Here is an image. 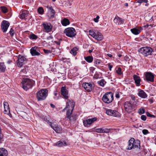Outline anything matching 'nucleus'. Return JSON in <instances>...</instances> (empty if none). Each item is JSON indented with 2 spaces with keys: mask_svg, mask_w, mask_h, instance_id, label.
I'll return each mask as SVG.
<instances>
[{
  "mask_svg": "<svg viewBox=\"0 0 156 156\" xmlns=\"http://www.w3.org/2000/svg\"><path fill=\"white\" fill-rule=\"evenodd\" d=\"M23 88L25 90L31 88L35 84V81L29 78H23L21 82Z\"/></svg>",
  "mask_w": 156,
  "mask_h": 156,
  "instance_id": "1",
  "label": "nucleus"
},
{
  "mask_svg": "<svg viewBox=\"0 0 156 156\" xmlns=\"http://www.w3.org/2000/svg\"><path fill=\"white\" fill-rule=\"evenodd\" d=\"M127 150H131L133 149L139 148H140V141L138 140H135L133 138H131L128 142Z\"/></svg>",
  "mask_w": 156,
  "mask_h": 156,
  "instance_id": "2",
  "label": "nucleus"
},
{
  "mask_svg": "<svg viewBox=\"0 0 156 156\" xmlns=\"http://www.w3.org/2000/svg\"><path fill=\"white\" fill-rule=\"evenodd\" d=\"M113 99V94L112 92H106L103 95L102 98V101L107 104L112 102Z\"/></svg>",
  "mask_w": 156,
  "mask_h": 156,
  "instance_id": "3",
  "label": "nucleus"
},
{
  "mask_svg": "<svg viewBox=\"0 0 156 156\" xmlns=\"http://www.w3.org/2000/svg\"><path fill=\"white\" fill-rule=\"evenodd\" d=\"M48 90L46 89H43L38 91L36 94L37 98L38 101L44 100L48 95Z\"/></svg>",
  "mask_w": 156,
  "mask_h": 156,
  "instance_id": "4",
  "label": "nucleus"
},
{
  "mask_svg": "<svg viewBox=\"0 0 156 156\" xmlns=\"http://www.w3.org/2000/svg\"><path fill=\"white\" fill-rule=\"evenodd\" d=\"M138 51L145 56H147L148 55H151L153 50L150 47H146L141 48L139 49Z\"/></svg>",
  "mask_w": 156,
  "mask_h": 156,
  "instance_id": "5",
  "label": "nucleus"
},
{
  "mask_svg": "<svg viewBox=\"0 0 156 156\" xmlns=\"http://www.w3.org/2000/svg\"><path fill=\"white\" fill-rule=\"evenodd\" d=\"M64 33L68 37H73L76 35V31L73 27H68L65 29Z\"/></svg>",
  "mask_w": 156,
  "mask_h": 156,
  "instance_id": "6",
  "label": "nucleus"
},
{
  "mask_svg": "<svg viewBox=\"0 0 156 156\" xmlns=\"http://www.w3.org/2000/svg\"><path fill=\"white\" fill-rule=\"evenodd\" d=\"M27 61L26 58L22 55H19L18 57V59L16 61L17 65L20 67H22L25 64Z\"/></svg>",
  "mask_w": 156,
  "mask_h": 156,
  "instance_id": "7",
  "label": "nucleus"
},
{
  "mask_svg": "<svg viewBox=\"0 0 156 156\" xmlns=\"http://www.w3.org/2000/svg\"><path fill=\"white\" fill-rule=\"evenodd\" d=\"M75 105V103L72 100H68L66 102V107L63 109L64 111L65 109L67 108V111H73Z\"/></svg>",
  "mask_w": 156,
  "mask_h": 156,
  "instance_id": "8",
  "label": "nucleus"
},
{
  "mask_svg": "<svg viewBox=\"0 0 156 156\" xmlns=\"http://www.w3.org/2000/svg\"><path fill=\"white\" fill-rule=\"evenodd\" d=\"M125 111L128 113H130L133 110L132 104L129 101H126L124 105Z\"/></svg>",
  "mask_w": 156,
  "mask_h": 156,
  "instance_id": "9",
  "label": "nucleus"
},
{
  "mask_svg": "<svg viewBox=\"0 0 156 156\" xmlns=\"http://www.w3.org/2000/svg\"><path fill=\"white\" fill-rule=\"evenodd\" d=\"M9 26V23L7 21L3 20L2 22L1 29L3 32L5 33L7 31Z\"/></svg>",
  "mask_w": 156,
  "mask_h": 156,
  "instance_id": "10",
  "label": "nucleus"
},
{
  "mask_svg": "<svg viewBox=\"0 0 156 156\" xmlns=\"http://www.w3.org/2000/svg\"><path fill=\"white\" fill-rule=\"evenodd\" d=\"M106 113L108 115L114 117L119 116V112L115 110L108 109L106 111Z\"/></svg>",
  "mask_w": 156,
  "mask_h": 156,
  "instance_id": "11",
  "label": "nucleus"
},
{
  "mask_svg": "<svg viewBox=\"0 0 156 156\" xmlns=\"http://www.w3.org/2000/svg\"><path fill=\"white\" fill-rule=\"evenodd\" d=\"M73 111H67L66 113V118L69 119L70 121H76V115H72Z\"/></svg>",
  "mask_w": 156,
  "mask_h": 156,
  "instance_id": "12",
  "label": "nucleus"
},
{
  "mask_svg": "<svg viewBox=\"0 0 156 156\" xmlns=\"http://www.w3.org/2000/svg\"><path fill=\"white\" fill-rule=\"evenodd\" d=\"M42 25L44 29L48 32H50L52 28V26L49 23L45 22L43 23Z\"/></svg>",
  "mask_w": 156,
  "mask_h": 156,
  "instance_id": "13",
  "label": "nucleus"
},
{
  "mask_svg": "<svg viewBox=\"0 0 156 156\" xmlns=\"http://www.w3.org/2000/svg\"><path fill=\"white\" fill-rule=\"evenodd\" d=\"M154 77L153 74L150 72H147L145 74V79L147 81L153 82Z\"/></svg>",
  "mask_w": 156,
  "mask_h": 156,
  "instance_id": "14",
  "label": "nucleus"
},
{
  "mask_svg": "<svg viewBox=\"0 0 156 156\" xmlns=\"http://www.w3.org/2000/svg\"><path fill=\"white\" fill-rule=\"evenodd\" d=\"M61 94L64 98L68 99L69 96L68 91L65 86L62 87L61 88Z\"/></svg>",
  "mask_w": 156,
  "mask_h": 156,
  "instance_id": "15",
  "label": "nucleus"
},
{
  "mask_svg": "<svg viewBox=\"0 0 156 156\" xmlns=\"http://www.w3.org/2000/svg\"><path fill=\"white\" fill-rule=\"evenodd\" d=\"M55 14V10L52 6L49 7L47 16L49 19H52L54 17Z\"/></svg>",
  "mask_w": 156,
  "mask_h": 156,
  "instance_id": "16",
  "label": "nucleus"
},
{
  "mask_svg": "<svg viewBox=\"0 0 156 156\" xmlns=\"http://www.w3.org/2000/svg\"><path fill=\"white\" fill-rule=\"evenodd\" d=\"M82 87L87 92H90L92 90V85L90 83H85L82 84Z\"/></svg>",
  "mask_w": 156,
  "mask_h": 156,
  "instance_id": "17",
  "label": "nucleus"
},
{
  "mask_svg": "<svg viewBox=\"0 0 156 156\" xmlns=\"http://www.w3.org/2000/svg\"><path fill=\"white\" fill-rule=\"evenodd\" d=\"M96 117L93 118L91 119H89L83 121V123L85 126H88V125H90L97 120Z\"/></svg>",
  "mask_w": 156,
  "mask_h": 156,
  "instance_id": "18",
  "label": "nucleus"
},
{
  "mask_svg": "<svg viewBox=\"0 0 156 156\" xmlns=\"http://www.w3.org/2000/svg\"><path fill=\"white\" fill-rule=\"evenodd\" d=\"M124 21L123 19L118 16H115L114 19V22L116 25H121L123 23Z\"/></svg>",
  "mask_w": 156,
  "mask_h": 156,
  "instance_id": "19",
  "label": "nucleus"
},
{
  "mask_svg": "<svg viewBox=\"0 0 156 156\" xmlns=\"http://www.w3.org/2000/svg\"><path fill=\"white\" fill-rule=\"evenodd\" d=\"M142 30V28L141 27H139V29H137L135 28L132 29L130 30V31L133 34L136 35L139 34Z\"/></svg>",
  "mask_w": 156,
  "mask_h": 156,
  "instance_id": "20",
  "label": "nucleus"
},
{
  "mask_svg": "<svg viewBox=\"0 0 156 156\" xmlns=\"http://www.w3.org/2000/svg\"><path fill=\"white\" fill-rule=\"evenodd\" d=\"M138 91V95L140 98H145L147 97V94L143 90L139 89Z\"/></svg>",
  "mask_w": 156,
  "mask_h": 156,
  "instance_id": "21",
  "label": "nucleus"
},
{
  "mask_svg": "<svg viewBox=\"0 0 156 156\" xmlns=\"http://www.w3.org/2000/svg\"><path fill=\"white\" fill-rule=\"evenodd\" d=\"M133 78L135 81V83L137 86H139L140 85L141 79L140 76L134 75L133 76Z\"/></svg>",
  "mask_w": 156,
  "mask_h": 156,
  "instance_id": "22",
  "label": "nucleus"
},
{
  "mask_svg": "<svg viewBox=\"0 0 156 156\" xmlns=\"http://www.w3.org/2000/svg\"><path fill=\"white\" fill-rule=\"evenodd\" d=\"M66 144V142L65 141L60 140L57 142L56 143H54V145L58 147H62L63 146H65Z\"/></svg>",
  "mask_w": 156,
  "mask_h": 156,
  "instance_id": "23",
  "label": "nucleus"
},
{
  "mask_svg": "<svg viewBox=\"0 0 156 156\" xmlns=\"http://www.w3.org/2000/svg\"><path fill=\"white\" fill-rule=\"evenodd\" d=\"M95 35L93 38L96 40L98 41H101L102 39L103 36L101 33L97 31Z\"/></svg>",
  "mask_w": 156,
  "mask_h": 156,
  "instance_id": "24",
  "label": "nucleus"
},
{
  "mask_svg": "<svg viewBox=\"0 0 156 156\" xmlns=\"http://www.w3.org/2000/svg\"><path fill=\"white\" fill-rule=\"evenodd\" d=\"M36 48H37L36 47H34L32 48L30 50V53L31 55L33 56L39 55H40L39 53L36 50Z\"/></svg>",
  "mask_w": 156,
  "mask_h": 156,
  "instance_id": "25",
  "label": "nucleus"
},
{
  "mask_svg": "<svg viewBox=\"0 0 156 156\" xmlns=\"http://www.w3.org/2000/svg\"><path fill=\"white\" fill-rule=\"evenodd\" d=\"M28 13L29 12L27 10H23L21 14L20 15V18L21 19H25L28 16Z\"/></svg>",
  "mask_w": 156,
  "mask_h": 156,
  "instance_id": "26",
  "label": "nucleus"
},
{
  "mask_svg": "<svg viewBox=\"0 0 156 156\" xmlns=\"http://www.w3.org/2000/svg\"><path fill=\"white\" fill-rule=\"evenodd\" d=\"M8 153L7 151L4 148H0V156H7Z\"/></svg>",
  "mask_w": 156,
  "mask_h": 156,
  "instance_id": "27",
  "label": "nucleus"
},
{
  "mask_svg": "<svg viewBox=\"0 0 156 156\" xmlns=\"http://www.w3.org/2000/svg\"><path fill=\"white\" fill-rule=\"evenodd\" d=\"M62 25L64 26H66L70 23V22L69 20L67 18H64L61 22Z\"/></svg>",
  "mask_w": 156,
  "mask_h": 156,
  "instance_id": "28",
  "label": "nucleus"
},
{
  "mask_svg": "<svg viewBox=\"0 0 156 156\" xmlns=\"http://www.w3.org/2000/svg\"><path fill=\"white\" fill-rule=\"evenodd\" d=\"M79 48L77 47H75L73 48L70 51V53L73 55L74 56H75L77 54V51L78 50Z\"/></svg>",
  "mask_w": 156,
  "mask_h": 156,
  "instance_id": "29",
  "label": "nucleus"
},
{
  "mask_svg": "<svg viewBox=\"0 0 156 156\" xmlns=\"http://www.w3.org/2000/svg\"><path fill=\"white\" fill-rule=\"evenodd\" d=\"M6 68L4 62H0V70L3 73L5 72Z\"/></svg>",
  "mask_w": 156,
  "mask_h": 156,
  "instance_id": "30",
  "label": "nucleus"
},
{
  "mask_svg": "<svg viewBox=\"0 0 156 156\" xmlns=\"http://www.w3.org/2000/svg\"><path fill=\"white\" fill-rule=\"evenodd\" d=\"M107 129H103L102 128H98L95 129V132L98 133H107L108 132Z\"/></svg>",
  "mask_w": 156,
  "mask_h": 156,
  "instance_id": "31",
  "label": "nucleus"
},
{
  "mask_svg": "<svg viewBox=\"0 0 156 156\" xmlns=\"http://www.w3.org/2000/svg\"><path fill=\"white\" fill-rule=\"evenodd\" d=\"M85 60L89 63L91 62L93 60V57L92 56H89L86 57H84Z\"/></svg>",
  "mask_w": 156,
  "mask_h": 156,
  "instance_id": "32",
  "label": "nucleus"
},
{
  "mask_svg": "<svg viewBox=\"0 0 156 156\" xmlns=\"http://www.w3.org/2000/svg\"><path fill=\"white\" fill-rule=\"evenodd\" d=\"M53 129L57 133H60L62 130V129L58 126L54 127Z\"/></svg>",
  "mask_w": 156,
  "mask_h": 156,
  "instance_id": "33",
  "label": "nucleus"
},
{
  "mask_svg": "<svg viewBox=\"0 0 156 156\" xmlns=\"http://www.w3.org/2000/svg\"><path fill=\"white\" fill-rule=\"evenodd\" d=\"M29 37L30 39L34 40H36L38 38L37 36L33 33L30 35Z\"/></svg>",
  "mask_w": 156,
  "mask_h": 156,
  "instance_id": "34",
  "label": "nucleus"
},
{
  "mask_svg": "<svg viewBox=\"0 0 156 156\" xmlns=\"http://www.w3.org/2000/svg\"><path fill=\"white\" fill-rule=\"evenodd\" d=\"M4 113L5 114L8 115L10 117H11V114L10 113L9 107L8 108H4Z\"/></svg>",
  "mask_w": 156,
  "mask_h": 156,
  "instance_id": "35",
  "label": "nucleus"
},
{
  "mask_svg": "<svg viewBox=\"0 0 156 156\" xmlns=\"http://www.w3.org/2000/svg\"><path fill=\"white\" fill-rule=\"evenodd\" d=\"M106 83V82L104 79H101L100 81L98 82V83L102 87H103L104 86Z\"/></svg>",
  "mask_w": 156,
  "mask_h": 156,
  "instance_id": "36",
  "label": "nucleus"
},
{
  "mask_svg": "<svg viewBox=\"0 0 156 156\" xmlns=\"http://www.w3.org/2000/svg\"><path fill=\"white\" fill-rule=\"evenodd\" d=\"M138 112L140 115H141L145 112V110L144 108L141 107L138 110Z\"/></svg>",
  "mask_w": 156,
  "mask_h": 156,
  "instance_id": "37",
  "label": "nucleus"
},
{
  "mask_svg": "<svg viewBox=\"0 0 156 156\" xmlns=\"http://www.w3.org/2000/svg\"><path fill=\"white\" fill-rule=\"evenodd\" d=\"M37 11L38 13L40 14H43L44 13V9L43 8L41 7H40L38 8Z\"/></svg>",
  "mask_w": 156,
  "mask_h": 156,
  "instance_id": "38",
  "label": "nucleus"
},
{
  "mask_svg": "<svg viewBox=\"0 0 156 156\" xmlns=\"http://www.w3.org/2000/svg\"><path fill=\"white\" fill-rule=\"evenodd\" d=\"M0 8L2 11L4 13L7 12L8 11L7 9L5 6H1Z\"/></svg>",
  "mask_w": 156,
  "mask_h": 156,
  "instance_id": "39",
  "label": "nucleus"
},
{
  "mask_svg": "<svg viewBox=\"0 0 156 156\" xmlns=\"http://www.w3.org/2000/svg\"><path fill=\"white\" fill-rule=\"evenodd\" d=\"M97 31L94 32L93 30H90L89 31V34L92 37H94L95 34V33Z\"/></svg>",
  "mask_w": 156,
  "mask_h": 156,
  "instance_id": "40",
  "label": "nucleus"
},
{
  "mask_svg": "<svg viewBox=\"0 0 156 156\" xmlns=\"http://www.w3.org/2000/svg\"><path fill=\"white\" fill-rule=\"evenodd\" d=\"M116 72L119 75H121L122 73V69L120 67H119L117 69L116 71Z\"/></svg>",
  "mask_w": 156,
  "mask_h": 156,
  "instance_id": "41",
  "label": "nucleus"
},
{
  "mask_svg": "<svg viewBox=\"0 0 156 156\" xmlns=\"http://www.w3.org/2000/svg\"><path fill=\"white\" fill-rule=\"evenodd\" d=\"M44 120L47 123H49L50 122V117L49 116H46L44 118Z\"/></svg>",
  "mask_w": 156,
  "mask_h": 156,
  "instance_id": "42",
  "label": "nucleus"
},
{
  "mask_svg": "<svg viewBox=\"0 0 156 156\" xmlns=\"http://www.w3.org/2000/svg\"><path fill=\"white\" fill-rule=\"evenodd\" d=\"M3 105L4 108H9V105L8 102H4L3 103Z\"/></svg>",
  "mask_w": 156,
  "mask_h": 156,
  "instance_id": "43",
  "label": "nucleus"
},
{
  "mask_svg": "<svg viewBox=\"0 0 156 156\" xmlns=\"http://www.w3.org/2000/svg\"><path fill=\"white\" fill-rule=\"evenodd\" d=\"M146 115L148 117H150L153 118H155V116L154 115L151 114L149 113L148 112H147L146 113Z\"/></svg>",
  "mask_w": 156,
  "mask_h": 156,
  "instance_id": "44",
  "label": "nucleus"
},
{
  "mask_svg": "<svg viewBox=\"0 0 156 156\" xmlns=\"http://www.w3.org/2000/svg\"><path fill=\"white\" fill-rule=\"evenodd\" d=\"M9 34L12 36H13L14 34V30L12 28L11 29L10 31H9Z\"/></svg>",
  "mask_w": 156,
  "mask_h": 156,
  "instance_id": "45",
  "label": "nucleus"
},
{
  "mask_svg": "<svg viewBox=\"0 0 156 156\" xmlns=\"http://www.w3.org/2000/svg\"><path fill=\"white\" fill-rule=\"evenodd\" d=\"M148 2V0H138L137 2L139 3H141L142 2L147 3Z\"/></svg>",
  "mask_w": 156,
  "mask_h": 156,
  "instance_id": "46",
  "label": "nucleus"
},
{
  "mask_svg": "<svg viewBox=\"0 0 156 156\" xmlns=\"http://www.w3.org/2000/svg\"><path fill=\"white\" fill-rule=\"evenodd\" d=\"M94 64L96 65H98L101 63L100 61L98 59H96L94 61Z\"/></svg>",
  "mask_w": 156,
  "mask_h": 156,
  "instance_id": "47",
  "label": "nucleus"
},
{
  "mask_svg": "<svg viewBox=\"0 0 156 156\" xmlns=\"http://www.w3.org/2000/svg\"><path fill=\"white\" fill-rule=\"evenodd\" d=\"M100 17L99 16H97L96 18H94V21L96 22L97 23L98 22V19H99Z\"/></svg>",
  "mask_w": 156,
  "mask_h": 156,
  "instance_id": "48",
  "label": "nucleus"
},
{
  "mask_svg": "<svg viewBox=\"0 0 156 156\" xmlns=\"http://www.w3.org/2000/svg\"><path fill=\"white\" fill-rule=\"evenodd\" d=\"M142 133L146 135L149 132L147 129H144L143 130Z\"/></svg>",
  "mask_w": 156,
  "mask_h": 156,
  "instance_id": "49",
  "label": "nucleus"
},
{
  "mask_svg": "<svg viewBox=\"0 0 156 156\" xmlns=\"http://www.w3.org/2000/svg\"><path fill=\"white\" fill-rule=\"evenodd\" d=\"M141 119L143 121H145L146 119V116L145 115H143L141 116Z\"/></svg>",
  "mask_w": 156,
  "mask_h": 156,
  "instance_id": "50",
  "label": "nucleus"
},
{
  "mask_svg": "<svg viewBox=\"0 0 156 156\" xmlns=\"http://www.w3.org/2000/svg\"><path fill=\"white\" fill-rule=\"evenodd\" d=\"M43 51L44 53L45 54L51 53V51H50L45 50V49H43Z\"/></svg>",
  "mask_w": 156,
  "mask_h": 156,
  "instance_id": "51",
  "label": "nucleus"
},
{
  "mask_svg": "<svg viewBox=\"0 0 156 156\" xmlns=\"http://www.w3.org/2000/svg\"><path fill=\"white\" fill-rule=\"evenodd\" d=\"M60 97V94H58V96H55L54 97V98L55 100H57L59 99V97Z\"/></svg>",
  "mask_w": 156,
  "mask_h": 156,
  "instance_id": "52",
  "label": "nucleus"
},
{
  "mask_svg": "<svg viewBox=\"0 0 156 156\" xmlns=\"http://www.w3.org/2000/svg\"><path fill=\"white\" fill-rule=\"evenodd\" d=\"M90 71L91 72L93 73V71L95 70V69L93 67H91L90 69Z\"/></svg>",
  "mask_w": 156,
  "mask_h": 156,
  "instance_id": "53",
  "label": "nucleus"
},
{
  "mask_svg": "<svg viewBox=\"0 0 156 156\" xmlns=\"http://www.w3.org/2000/svg\"><path fill=\"white\" fill-rule=\"evenodd\" d=\"M115 97L117 98H119V92H117L116 94Z\"/></svg>",
  "mask_w": 156,
  "mask_h": 156,
  "instance_id": "54",
  "label": "nucleus"
},
{
  "mask_svg": "<svg viewBox=\"0 0 156 156\" xmlns=\"http://www.w3.org/2000/svg\"><path fill=\"white\" fill-rule=\"evenodd\" d=\"M94 77L95 79H98V74H95L94 76Z\"/></svg>",
  "mask_w": 156,
  "mask_h": 156,
  "instance_id": "55",
  "label": "nucleus"
},
{
  "mask_svg": "<svg viewBox=\"0 0 156 156\" xmlns=\"http://www.w3.org/2000/svg\"><path fill=\"white\" fill-rule=\"evenodd\" d=\"M112 65H108V68L111 71L112 70Z\"/></svg>",
  "mask_w": 156,
  "mask_h": 156,
  "instance_id": "56",
  "label": "nucleus"
},
{
  "mask_svg": "<svg viewBox=\"0 0 156 156\" xmlns=\"http://www.w3.org/2000/svg\"><path fill=\"white\" fill-rule=\"evenodd\" d=\"M55 43L58 45H60V43L59 41H55Z\"/></svg>",
  "mask_w": 156,
  "mask_h": 156,
  "instance_id": "57",
  "label": "nucleus"
},
{
  "mask_svg": "<svg viewBox=\"0 0 156 156\" xmlns=\"http://www.w3.org/2000/svg\"><path fill=\"white\" fill-rule=\"evenodd\" d=\"M50 106L52 108H54L55 107V105L52 104H50Z\"/></svg>",
  "mask_w": 156,
  "mask_h": 156,
  "instance_id": "58",
  "label": "nucleus"
},
{
  "mask_svg": "<svg viewBox=\"0 0 156 156\" xmlns=\"http://www.w3.org/2000/svg\"><path fill=\"white\" fill-rule=\"evenodd\" d=\"M58 94H59L57 93L56 92H55L54 93V95L55 96H58Z\"/></svg>",
  "mask_w": 156,
  "mask_h": 156,
  "instance_id": "59",
  "label": "nucleus"
},
{
  "mask_svg": "<svg viewBox=\"0 0 156 156\" xmlns=\"http://www.w3.org/2000/svg\"><path fill=\"white\" fill-rule=\"evenodd\" d=\"M12 62V61L11 60H9L7 61V63L9 64H10Z\"/></svg>",
  "mask_w": 156,
  "mask_h": 156,
  "instance_id": "60",
  "label": "nucleus"
},
{
  "mask_svg": "<svg viewBox=\"0 0 156 156\" xmlns=\"http://www.w3.org/2000/svg\"><path fill=\"white\" fill-rule=\"evenodd\" d=\"M107 55L110 57H112V55L111 54L109 53Z\"/></svg>",
  "mask_w": 156,
  "mask_h": 156,
  "instance_id": "61",
  "label": "nucleus"
},
{
  "mask_svg": "<svg viewBox=\"0 0 156 156\" xmlns=\"http://www.w3.org/2000/svg\"><path fill=\"white\" fill-rule=\"evenodd\" d=\"M149 101L150 103H152L153 102V101L152 99H150L149 100Z\"/></svg>",
  "mask_w": 156,
  "mask_h": 156,
  "instance_id": "62",
  "label": "nucleus"
},
{
  "mask_svg": "<svg viewBox=\"0 0 156 156\" xmlns=\"http://www.w3.org/2000/svg\"><path fill=\"white\" fill-rule=\"evenodd\" d=\"M128 4L127 3H126L125 4V6H128Z\"/></svg>",
  "mask_w": 156,
  "mask_h": 156,
  "instance_id": "63",
  "label": "nucleus"
},
{
  "mask_svg": "<svg viewBox=\"0 0 156 156\" xmlns=\"http://www.w3.org/2000/svg\"><path fill=\"white\" fill-rule=\"evenodd\" d=\"M148 27V25H146L144 26V27L147 28Z\"/></svg>",
  "mask_w": 156,
  "mask_h": 156,
  "instance_id": "64",
  "label": "nucleus"
}]
</instances>
